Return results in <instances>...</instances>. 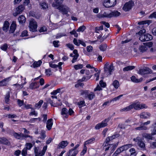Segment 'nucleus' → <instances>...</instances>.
Here are the masks:
<instances>
[{
	"label": "nucleus",
	"mask_w": 156,
	"mask_h": 156,
	"mask_svg": "<svg viewBox=\"0 0 156 156\" xmlns=\"http://www.w3.org/2000/svg\"><path fill=\"white\" fill-rule=\"evenodd\" d=\"M107 48V45L106 44H103L99 46L100 50L102 51H105Z\"/></svg>",
	"instance_id": "obj_38"
},
{
	"label": "nucleus",
	"mask_w": 156,
	"mask_h": 156,
	"mask_svg": "<svg viewBox=\"0 0 156 156\" xmlns=\"http://www.w3.org/2000/svg\"><path fill=\"white\" fill-rule=\"evenodd\" d=\"M16 26V22L14 21L12 22L10 27L9 33H13L15 30Z\"/></svg>",
	"instance_id": "obj_13"
},
{
	"label": "nucleus",
	"mask_w": 156,
	"mask_h": 156,
	"mask_svg": "<svg viewBox=\"0 0 156 156\" xmlns=\"http://www.w3.org/2000/svg\"><path fill=\"white\" fill-rule=\"evenodd\" d=\"M87 151V147L86 146H84L83 149L80 153L81 155H83Z\"/></svg>",
	"instance_id": "obj_51"
},
{
	"label": "nucleus",
	"mask_w": 156,
	"mask_h": 156,
	"mask_svg": "<svg viewBox=\"0 0 156 156\" xmlns=\"http://www.w3.org/2000/svg\"><path fill=\"white\" fill-rule=\"evenodd\" d=\"M10 80V78H6L0 81V87L6 86Z\"/></svg>",
	"instance_id": "obj_12"
},
{
	"label": "nucleus",
	"mask_w": 156,
	"mask_h": 156,
	"mask_svg": "<svg viewBox=\"0 0 156 156\" xmlns=\"http://www.w3.org/2000/svg\"><path fill=\"white\" fill-rule=\"evenodd\" d=\"M144 44L147 48V47L150 48L152 46L153 43L151 42H149L144 43Z\"/></svg>",
	"instance_id": "obj_57"
},
{
	"label": "nucleus",
	"mask_w": 156,
	"mask_h": 156,
	"mask_svg": "<svg viewBox=\"0 0 156 156\" xmlns=\"http://www.w3.org/2000/svg\"><path fill=\"white\" fill-rule=\"evenodd\" d=\"M25 9V7L23 5H19L16 8V10L17 11L18 13H21Z\"/></svg>",
	"instance_id": "obj_21"
},
{
	"label": "nucleus",
	"mask_w": 156,
	"mask_h": 156,
	"mask_svg": "<svg viewBox=\"0 0 156 156\" xmlns=\"http://www.w3.org/2000/svg\"><path fill=\"white\" fill-rule=\"evenodd\" d=\"M151 23V21L149 20L146 21H143L139 22H138V24L139 25H143L144 24H147L149 25Z\"/></svg>",
	"instance_id": "obj_43"
},
{
	"label": "nucleus",
	"mask_w": 156,
	"mask_h": 156,
	"mask_svg": "<svg viewBox=\"0 0 156 156\" xmlns=\"http://www.w3.org/2000/svg\"><path fill=\"white\" fill-rule=\"evenodd\" d=\"M112 85L116 89H117L119 86V82L117 80H115L113 81Z\"/></svg>",
	"instance_id": "obj_31"
},
{
	"label": "nucleus",
	"mask_w": 156,
	"mask_h": 156,
	"mask_svg": "<svg viewBox=\"0 0 156 156\" xmlns=\"http://www.w3.org/2000/svg\"><path fill=\"white\" fill-rule=\"evenodd\" d=\"M101 17L111 18L110 13H107L106 12H104L102 15Z\"/></svg>",
	"instance_id": "obj_50"
},
{
	"label": "nucleus",
	"mask_w": 156,
	"mask_h": 156,
	"mask_svg": "<svg viewBox=\"0 0 156 156\" xmlns=\"http://www.w3.org/2000/svg\"><path fill=\"white\" fill-rule=\"evenodd\" d=\"M111 7L113 6L116 4V0H109Z\"/></svg>",
	"instance_id": "obj_49"
},
{
	"label": "nucleus",
	"mask_w": 156,
	"mask_h": 156,
	"mask_svg": "<svg viewBox=\"0 0 156 156\" xmlns=\"http://www.w3.org/2000/svg\"><path fill=\"white\" fill-rule=\"evenodd\" d=\"M55 2V3H54L52 4V6L53 7L57 8L58 7V6H59L60 4L62 2L57 1V2Z\"/></svg>",
	"instance_id": "obj_47"
},
{
	"label": "nucleus",
	"mask_w": 156,
	"mask_h": 156,
	"mask_svg": "<svg viewBox=\"0 0 156 156\" xmlns=\"http://www.w3.org/2000/svg\"><path fill=\"white\" fill-rule=\"evenodd\" d=\"M0 142L4 144L9 145L10 142L5 137L0 138Z\"/></svg>",
	"instance_id": "obj_19"
},
{
	"label": "nucleus",
	"mask_w": 156,
	"mask_h": 156,
	"mask_svg": "<svg viewBox=\"0 0 156 156\" xmlns=\"http://www.w3.org/2000/svg\"><path fill=\"white\" fill-rule=\"evenodd\" d=\"M27 149L25 148L22 151V154L23 156H25L27 154Z\"/></svg>",
	"instance_id": "obj_64"
},
{
	"label": "nucleus",
	"mask_w": 156,
	"mask_h": 156,
	"mask_svg": "<svg viewBox=\"0 0 156 156\" xmlns=\"http://www.w3.org/2000/svg\"><path fill=\"white\" fill-rule=\"evenodd\" d=\"M25 148L27 150H30L33 147L32 144L30 143H27L25 144Z\"/></svg>",
	"instance_id": "obj_39"
},
{
	"label": "nucleus",
	"mask_w": 156,
	"mask_h": 156,
	"mask_svg": "<svg viewBox=\"0 0 156 156\" xmlns=\"http://www.w3.org/2000/svg\"><path fill=\"white\" fill-rule=\"evenodd\" d=\"M68 144L69 143L67 141H62L59 143L58 148H64L68 145Z\"/></svg>",
	"instance_id": "obj_14"
},
{
	"label": "nucleus",
	"mask_w": 156,
	"mask_h": 156,
	"mask_svg": "<svg viewBox=\"0 0 156 156\" xmlns=\"http://www.w3.org/2000/svg\"><path fill=\"white\" fill-rule=\"evenodd\" d=\"M12 135L14 136V138L18 140H22L23 139L26 140V138L27 137H29L30 138L28 140L29 142L32 141L33 140V137L32 136L29 135H28L20 133H18L14 132L12 133Z\"/></svg>",
	"instance_id": "obj_2"
},
{
	"label": "nucleus",
	"mask_w": 156,
	"mask_h": 156,
	"mask_svg": "<svg viewBox=\"0 0 156 156\" xmlns=\"http://www.w3.org/2000/svg\"><path fill=\"white\" fill-rule=\"evenodd\" d=\"M121 14L120 12L117 11H115L110 12L111 18L113 17H116L119 16Z\"/></svg>",
	"instance_id": "obj_28"
},
{
	"label": "nucleus",
	"mask_w": 156,
	"mask_h": 156,
	"mask_svg": "<svg viewBox=\"0 0 156 156\" xmlns=\"http://www.w3.org/2000/svg\"><path fill=\"white\" fill-rule=\"evenodd\" d=\"M86 29V27L84 26H82L80 27L78 29L76 30L77 32H83Z\"/></svg>",
	"instance_id": "obj_46"
},
{
	"label": "nucleus",
	"mask_w": 156,
	"mask_h": 156,
	"mask_svg": "<svg viewBox=\"0 0 156 156\" xmlns=\"http://www.w3.org/2000/svg\"><path fill=\"white\" fill-rule=\"evenodd\" d=\"M61 114L62 115L63 119L67 118L69 116L68 109L66 108H62L61 112Z\"/></svg>",
	"instance_id": "obj_11"
},
{
	"label": "nucleus",
	"mask_w": 156,
	"mask_h": 156,
	"mask_svg": "<svg viewBox=\"0 0 156 156\" xmlns=\"http://www.w3.org/2000/svg\"><path fill=\"white\" fill-rule=\"evenodd\" d=\"M135 129L136 130H145L147 129V127L146 126L142 125L141 126L136 127L135 128Z\"/></svg>",
	"instance_id": "obj_40"
},
{
	"label": "nucleus",
	"mask_w": 156,
	"mask_h": 156,
	"mask_svg": "<svg viewBox=\"0 0 156 156\" xmlns=\"http://www.w3.org/2000/svg\"><path fill=\"white\" fill-rule=\"evenodd\" d=\"M45 72L46 75L48 76H49L52 74L51 70L50 69H46Z\"/></svg>",
	"instance_id": "obj_53"
},
{
	"label": "nucleus",
	"mask_w": 156,
	"mask_h": 156,
	"mask_svg": "<svg viewBox=\"0 0 156 156\" xmlns=\"http://www.w3.org/2000/svg\"><path fill=\"white\" fill-rule=\"evenodd\" d=\"M29 27L30 30L32 32L37 31V22L33 19H31L30 20Z\"/></svg>",
	"instance_id": "obj_5"
},
{
	"label": "nucleus",
	"mask_w": 156,
	"mask_h": 156,
	"mask_svg": "<svg viewBox=\"0 0 156 156\" xmlns=\"http://www.w3.org/2000/svg\"><path fill=\"white\" fill-rule=\"evenodd\" d=\"M52 120V119H48L47 122L46 127L49 130L51 129V128L53 125Z\"/></svg>",
	"instance_id": "obj_18"
},
{
	"label": "nucleus",
	"mask_w": 156,
	"mask_h": 156,
	"mask_svg": "<svg viewBox=\"0 0 156 156\" xmlns=\"http://www.w3.org/2000/svg\"><path fill=\"white\" fill-rule=\"evenodd\" d=\"M40 135L41 139H42L43 140H44L46 137L45 131L44 130H42L41 131V133Z\"/></svg>",
	"instance_id": "obj_44"
},
{
	"label": "nucleus",
	"mask_w": 156,
	"mask_h": 156,
	"mask_svg": "<svg viewBox=\"0 0 156 156\" xmlns=\"http://www.w3.org/2000/svg\"><path fill=\"white\" fill-rule=\"evenodd\" d=\"M87 49L88 52H91L93 50V47L90 45L87 46Z\"/></svg>",
	"instance_id": "obj_63"
},
{
	"label": "nucleus",
	"mask_w": 156,
	"mask_h": 156,
	"mask_svg": "<svg viewBox=\"0 0 156 156\" xmlns=\"http://www.w3.org/2000/svg\"><path fill=\"white\" fill-rule=\"evenodd\" d=\"M10 93L8 92L6 94L5 98V101L6 103L9 104V101Z\"/></svg>",
	"instance_id": "obj_37"
},
{
	"label": "nucleus",
	"mask_w": 156,
	"mask_h": 156,
	"mask_svg": "<svg viewBox=\"0 0 156 156\" xmlns=\"http://www.w3.org/2000/svg\"><path fill=\"white\" fill-rule=\"evenodd\" d=\"M144 36L145 37V41H148L152 39V36L149 34H145Z\"/></svg>",
	"instance_id": "obj_42"
},
{
	"label": "nucleus",
	"mask_w": 156,
	"mask_h": 156,
	"mask_svg": "<svg viewBox=\"0 0 156 156\" xmlns=\"http://www.w3.org/2000/svg\"><path fill=\"white\" fill-rule=\"evenodd\" d=\"M40 7L43 9H46L48 8V4L45 2H41L40 3Z\"/></svg>",
	"instance_id": "obj_20"
},
{
	"label": "nucleus",
	"mask_w": 156,
	"mask_h": 156,
	"mask_svg": "<svg viewBox=\"0 0 156 156\" xmlns=\"http://www.w3.org/2000/svg\"><path fill=\"white\" fill-rule=\"evenodd\" d=\"M18 20L20 23L22 24L24 23L26 21V18L23 15L20 16Z\"/></svg>",
	"instance_id": "obj_17"
},
{
	"label": "nucleus",
	"mask_w": 156,
	"mask_h": 156,
	"mask_svg": "<svg viewBox=\"0 0 156 156\" xmlns=\"http://www.w3.org/2000/svg\"><path fill=\"white\" fill-rule=\"evenodd\" d=\"M78 57L79 55H74L73 58L72 60V62L73 63H74L76 62Z\"/></svg>",
	"instance_id": "obj_55"
},
{
	"label": "nucleus",
	"mask_w": 156,
	"mask_h": 156,
	"mask_svg": "<svg viewBox=\"0 0 156 156\" xmlns=\"http://www.w3.org/2000/svg\"><path fill=\"white\" fill-rule=\"evenodd\" d=\"M139 39V40L142 42H144L145 41L144 35H140Z\"/></svg>",
	"instance_id": "obj_60"
},
{
	"label": "nucleus",
	"mask_w": 156,
	"mask_h": 156,
	"mask_svg": "<svg viewBox=\"0 0 156 156\" xmlns=\"http://www.w3.org/2000/svg\"><path fill=\"white\" fill-rule=\"evenodd\" d=\"M23 108V109H31V110L33 109V108L32 107V105L30 104H27L25 105H24V107H22Z\"/></svg>",
	"instance_id": "obj_45"
},
{
	"label": "nucleus",
	"mask_w": 156,
	"mask_h": 156,
	"mask_svg": "<svg viewBox=\"0 0 156 156\" xmlns=\"http://www.w3.org/2000/svg\"><path fill=\"white\" fill-rule=\"evenodd\" d=\"M109 120V118L105 119L101 122L97 124L95 126V129H98L101 128L106 126H107V123Z\"/></svg>",
	"instance_id": "obj_6"
},
{
	"label": "nucleus",
	"mask_w": 156,
	"mask_h": 156,
	"mask_svg": "<svg viewBox=\"0 0 156 156\" xmlns=\"http://www.w3.org/2000/svg\"><path fill=\"white\" fill-rule=\"evenodd\" d=\"M104 69L105 73L108 75H111L114 69L113 64H109L108 62L106 63L104 65Z\"/></svg>",
	"instance_id": "obj_3"
},
{
	"label": "nucleus",
	"mask_w": 156,
	"mask_h": 156,
	"mask_svg": "<svg viewBox=\"0 0 156 156\" xmlns=\"http://www.w3.org/2000/svg\"><path fill=\"white\" fill-rule=\"evenodd\" d=\"M42 62L41 60H39L37 62H35L32 65L34 68L37 67L39 66Z\"/></svg>",
	"instance_id": "obj_36"
},
{
	"label": "nucleus",
	"mask_w": 156,
	"mask_h": 156,
	"mask_svg": "<svg viewBox=\"0 0 156 156\" xmlns=\"http://www.w3.org/2000/svg\"><path fill=\"white\" fill-rule=\"evenodd\" d=\"M95 140V138L92 137L91 138L87 140L84 143V146H86L87 144H89L93 143Z\"/></svg>",
	"instance_id": "obj_27"
},
{
	"label": "nucleus",
	"mask_w": 156,
	"mask_h": 156,
	"mask_svg": "<svg viewBox=\"0 0 156 156\" xmlns=\"http://www.w3.org/2000/svg\"><path fill=\"white\" fill-rule=\"evenodd\" d=\"M85 102L84 101H79L78 103V105L79 106H80L81 107L85 105Z\"/></svg>",
	"instance_id": "obj_59"
},
{
	"label": "nucleus",
	"mask_w": 156,
	"mask_h": 156,
	"mask_svg": "<svg viewBox=\"0 0 156 156\" xmlns=\"http://www.w3.org/2000/svg\"><path fill=\"white\" fill-rule=\"evenodd\" d=\"M123 151V149H122L121 147H120L117 149L115 153L112 154V156H117Z\"/></svg>",
	"instance_id": "obj_25"
},
{
	"label": "nucleus",
	"mask_w": 156,
	"mask_h": 156,
	"mask_svg": "<svg viewBox=\"0 0 156 156\" xmlns=\"http://www.w3.org/2000/svg\"><path fill=\"white\" fill-rule=\"evenodd\" d=\"M139 49V51L141 52H144L147 51V48L144 44L140 46Z\"/></svg>",
	"instance_id": "obj_24"
},
{
	"label": "nucleus",
	"mask_w": 156,
	"mask_h": 156,
	"mask_svg": "<svg viewBox=\"0 0 156 156\" xmlns=\"http://www.w3.org/2000/svg\"><path fill=\"white\" fill-rule=\"evenodd\" d=\"M134 5V2L130 0L124 5L122 9L125 11H127L131 9Z\"/></svg>",
	"instance_id": "obj_4"
},
{
	"label": "nucleus",
	"mask_w": 156,
	"mask_h": 156,
	"mask_svg": "<svg viewBox=\"0 0 156 156\" xmlns=\"http://www.w3.org/2000/svg\"><path fill=\"white\" fill-rule=\"evenodd\" d=\"M133 140L137 142L138 146L140 147L143 149L145 148V144L144 142L142 140L141 138L137 137L136 138L133 139Z\"/></svg>",
	"instance_id": "obj_8"
},
{
	"label": "nucleus",
	"mask_w": 156,
	"mask_h": 156,
	"mask_svg": "<svg viewBox=\"0 0 156 156\" xmlns=\"http://www.w3.org/2000/svg\"><path fill=\"white\" fill-rule=\"evenodd\" d=\"M60 91V89H58L56 90H54L53 92L51 93V95H55L57 94V93H59Z\"/></svg>",
	"instance_id": "obj_58"
},
{
	"label": "nucleus",
	"mask_w": 156,
	"mask_h": 156,
	"mask_svg": "<svg viewBox=\"0 0 156 156\" xmlns=\"http://www.w3.org/2000/svg\"><path fill=\"white\" fill-rule=\"evenodd\" d=\"M134 68L135 66H129L124 68L123 69V70L124 72H125L126 71L131 70L134 69Z\"/></svg>",
	"instance_id": "obj_29"
},
{
	"label": "nucleus",
	"mask_w": 156,
	"mask_h": 156,
	"mask_svg": "<svg viewBox=\"0 0 156 156\" xmlns=\"http://www.w3.org/2000/svg\"><path fill=\"white\" fill-rule=\"evenodd\" d=\"M133 108H134V109L136 110H140V104L138 102L134 103L131 104Z\"/></svg>",
	"instance_id": "obj_30"
},
{
	"label": "nucleus",
	"mask_w": 156,
	"mask_h": 156,
	"mask_svg": "<svg viewBox=\"0 0 156 156\" xmlns=\"http://www.w3.org/2000/svg\"><path fill=\"white\" fill-rule=\"evenodd\" d=\"M39 84L38 82H35L31 83L30 86V88L31 89L37 88L39 87Z\"/></svg>",
	"instance_id": "obj_23"
},
{
	"label": "nucleus",
	"mask_w": 156,
	"mask_h": 156,
	"mask_svg": "<svg viewBox=\"0 0 156 156\" xmlns=\"http://www.w3.org/2000/svg\"><path fill=\"white\" fill-rule=\"evenodd\" d=\"M131 81L135 83H138L141 82L143 80L142 78H141L139 79L137 78L135 76H133L131 77Z\"/></svg>",
	"instance_id": "obj_15"
},
{
	"label": "nucleus",
	"mask_w": 156,
	"mask_h": 156,
	"mask_svg": "<svg viewBox=\"0 0 156 156\" xmlns=\"http://www.w3.org/2000/svg\"><path fill=\"white\" fill-rule=\"evenodd\" d=\"M151 70L148 68H145L143 69H140L138 73L142 75H144L149 73H152Z\"/></svg>",
	"instance_id": "obj_7"
},
{
	"label": "nucleus",
	"mask_w": 156,
	"mask_h": 156,
	"mask_svg": "<svg viewBox=\"0 0 156 156\" xmlns=\"http://www.w3.org/2000/svg\"><path fill=\"white\" fill-rule=\"evenodd\" d=\"M140 117L141 118L147 119L150 116V114L148 112H143L140 114Z\"/></svg>",
	"instance_id": "obj_16"
},
{
	"label": "nucleus",
	"mask_w": 156,
	"mask_h": 156,
	"mask_svg": "<svg viewBox=\"0 0 156 156\" xmlns=\"http://www.w3.org/2000/svg\"><path fill=\"white\" fill-rule=\"evenodd\" d=\"M66 34L64 33H58L57 34L56 36V38H61V37H63V36H66Z\"/></svg>",
	"instance_id": "obj_52"
},
{
	"label": "nucleus",
	"mask_w": 156,
	"mask_h": 156,
	"mask_svg": "<svg viewBox=\"0 0 156 156\" xmlns=\"http://www.w3.org/2000/svg\"><path fill=\"white\" fill-rule=\"evenodd\" d=\"M80 94L85 99L91 100L95 97V94L93 92L90 91L88 90H81L80 91Z\"/></svg>",
	"instance_id": "obj_1"
},
{
	"label": "nucleus",
	"mask_w": 156,
	"mask_h": 156,
	"mask_svg": "<svg viewBox=\"0 0 156 156\" xmlns=\"http://www.w3.org/2000/svg\"><path fill=\"white\" fill-rule=\"evenodd\" d=\"M70 33L72 35H73L76 37H77L78 35V34L74 30H73L72 31H70Z\"/></svg>",
	"instance_id": "obj_56"
},
{
	"label": "nucleus",
	"mask_w": 156,
	"mask_h": 156,
	"mask_svg": "<svg viewBox=\"0 0 156 156\" xmlns=\"http://www.w3.org/2000/svg\"><path fill=\"white\" fill-rule=\"evenodd\" d=\"M143 136L145 138H146L149 140L152 139V137L151 135L150 134L147 133H143L142 134Z\"/></svg>",
	"instance_id": "obj_34"
},
{
	"label": "nucleus",
	"mask_w": 156,
	"mask_h": 156,
	"mask_svg": "<svg viewBox=\"0 0 156 156\" xmlns=\"http://www.w3.org/2000/svg\"><path fill=\"white\" fill-rule=\"evenodd\" d=\"M83 67L82 64H78L75 65L74 66V67L75 69L78 70L82 69Z\"/></svg>",
	"instance_id": "obj_48"
},
{
	"label": "nucleus",
	"mask_w": 156,
	"mask_h": 156,
	"mask_svg": "<svg viewBox=\"0 0 156 156\" xmlns=\"http://www.w3.org/2000/svg\"><path fill=\"white\" fill-rule=\"evenodd\" d=\"M132 145L131 144H127L122 146L121 147L123 151H126L129 148L131 147L132 146Z\"/></svg>",
	"instance_id": "obj_33"
},
{
	"label": "nucleus",
	"mask_w": 156,
	"mask_h": 156,
	"mask_svg": "<svg viewBox=\"0 0 156 156\" xmlns=\"http://www.w3.org/2000/svg\"><path fill=\"white\" fill-rule=\"evenodd\" d=\"M78 151L77 150H74L72 148L70 149L67 152L66 156H76L78 153Z\"/></svg>",
	"instance_id": "obj_10"
},
{
	"label": "nucleus",
	"mask_w": 156,
	"mask_h": 156,
	"mask_svg": "<svg viewBox=\"0 0 156 156\" xmlns=\"http://www.w3.org/2000/svg\"><path fill=\"white\" fill-rule=\"evenodd\" d=\"M60 10L62 12L63 14L66 15L67 16H69L68 12L69 11V9L66 6H61L59 7Z\"/></svg>",
	"instance_id": "obj_9"
},
{
	"label": "nucleus",
	"mask_w": 156,
	"mask_h": 156,
	"mask_svg": "<svg viewBox=\"0 0 156 156\" xmlns=\"http://www.w3.org/2000/svg\"><path fill=\"white\" fill-rule=\"evenodd\" d=\"M119 136V134H116L115 135H113V136H109L111 140H113L114 139H115L116 138L118 137Z\"/></svg>",
	"instance_id": "obj_61"
},
{
	"label": "nucleus",
	"mask_w": 156,
	"mask_h": 156,
	"mask_svg": "<svg viewBox=\"0 0 156 156\" xmlns=\"http://www.w3.org/2000/svg\"><path fill=\"white\" fill-rule=\"evenodd\" d=\"M49 65L50 67L52 68H56L58 67V65L54 64L51 62H50L49 63Z\"/></svg>",
	"instance_id": "obj_62"
},
{
	"label": "nucleus",
	"mask_w": 156,
	"mask_h": 156,
	"mask_svg": "<svg viewBox=\"0 0 156 156\" xmlns=\"http://www.w3.org/2000/svg\"><path fill=\"white\" fill-rule=\"evenodd\" d=\"M9 25V22L7 21H5L3 27V30L5 32L7 31L8 30Z\"/></svg>",
	"instance_id": "obj_22"
},
{
	"label": "nucleus",
	"mask_w": 156,
	"mask_h": 156,
	"mask_svg": "<svg viewBox=\"0 0 156 156\" xmlns=\"http://www.w3.org/2000/svg\"><path fill=\"white\" fill-rule=\"evenodd\" d=\"M47 146H44L41 152L39 151L38 154L37 155V156H43L44 155L46 150H47Z\"/></svg>",
	"instance_id": "obj_26"
},
{
	"label": "nucleus",
	"mask_w": 156,
	"mask_h": 156,
	"mask_svg": "<svg viewBox=\"0 0 156 156\" xmlns=\"http://www.w3.org/2000/svg\"><path fill=\"white\" fill-rule=\"evenodd\" d=\"M43 102V101L42 100H41L37 103H36L35 105V108L39 109L41 107Z\"/></svg>",
	"instance_id": "obj_32"
},
{
	"label": "nucleus",
	"mask_w": 156,
	"mask_h": 156,
	"mask_svg": "<svg viewBox=\"0 0 156 156\" xmlns=\"http://www.w3.org/2000/svg\"><path fill=\"white\" fill-rule=\"evenodd\" d=\"M133 109V107L131 105L121 109L120 111L121 112H126Z\"/></svg>",
	"instance_id": "obj_35"
},
{
	"label": "nucleus",
	"mask_w": 156,
	"mask_h": 156,
	"mask_svg": "<svg viewBox=\"0 0 156 156\" xmlns=\"http://www.w3.org/2000/svg\"><path fill=\"white\" fill-rule=\"evenodd\" d=\"M103 5L106 7L109 8L111 7L109 3V0H105L103 3Z\"/></svg>",
	"instance_id": "obj_41"
},
{
	"label": "nucleus",
	"mask_w": 156,
	"mask_h": 156,
	"mask_svg": "<svg viewBox=\"0 0 156 156\" xmlns=\"http://www.w3.org/2000/svg\"><path fill=\"white\" fill-rule=\"evenodd\" d=\"M34 153L35 156L37 155L38 153L39 152V147H35L34 148Z\"/></svg>",
	"instance_id": "obj_54"
}]
</instances>
